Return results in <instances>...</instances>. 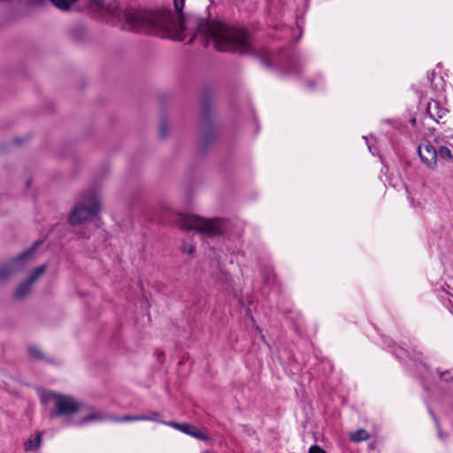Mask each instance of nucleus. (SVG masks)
<instances>
[{"mask_svg": "<svg viewBox=\"0 0 453 453\" xmlns=\"http://www.w3.org/2000/svg\"><path fill=\"white\" fill-rule=\"evenodd\" d=\"M174 9L178 13L175 19L170 7L141 9L127 7L119 14L123 19L122 29L135 33H144L165 37L173 29L181 32L190 31L193 35L188 40L191 43L195 37L201 35L206 43H213L218 51L251 55L266 68L277 65L283 74L296 75L302 72L300 59L293 53L281 50L276 56L266 48L255 49L251 44L250 31L244 27H230L219 21H209L207 19L194 14H185V0H173Z\"/></svg>", "mask_w": 453, "mask_h": 453, "instance_id": "1", "label": "nucleus"}, {"mask_svg": "<svg viewBox=\"0 0 453 453\" xmlns=\"http://www.w3.org/2000/svg\"><path fill=\"white\" fill-rule=\"evenodd\" d=\"M213 92L209 87L203 88L201 97V136L198 142V150L205 153L214 145L219 136V129L212 120Z\"/></svg>", "mask_w": 453, "mask_h": 453, "instance_id": "2", "label": "nucleus"}, {"mask_svg": "<svg viewBox=\"0 0 453 453\" xmlns=\"http://www.w3.org/2000/svg\"><path fill=\"white\" fill-rule=\"evenodd\" d=\"M225 223V219H207L196 215L181 217L175 222L176 226L181 230H196L209 237L223 234Z\"/></svg>", "mask_w": 453, "mask_h": 453, "instance_id": "3", "label": "nucleus"}, {"mask_svg": "<svg viewBox=\"0 0 453 453\" xmlns=\"http://www.w3.org/2000/svg\"><path fill=\"white\" fill-rule=\"evenodd\" d=\"M48 399L54 403V408L49 411L50 418H62L66 424L71 423V418L81 410L82 405L73 396L56 392H50Z\"/></svg>", "mask_w": 453, "mask_h": 453, "instance_id": "4", "label": "nucleus"}, {"mask_svg": "<svg viewBox=\"0 0 453 453\" xmlns=\"http://www.w3.org/2000/svg\"><path fill=\"white\" fill-rule=\"evenodd\" d=\"M81 199L84 202H88V204H78L74 206L68 217V222L72 226H77L96 216L100 211V202L94 191L88 190L82 192Z\"/></svg>", "mask_w": 453, "mask_h": 453, "instance_id": "5", "label": "nucleus"}, {"mask_svg": "<svg viewBox=\"0 0 453 453\" xmlns=\"http://www.w3.org/2000/svg\"><path fill=\"white\" fill-rule=\"evenodd\" d=\"M35 250V245L28 248L18 256L12 257L8 263L0 266V281H5L17 273L22 271L27 261L31 257Z\"/></svg>", "mask_w": 453, "mask_h": 453, "instance_id": "6", "label": "nucleus"}, {"mask_svg": "<svg viewBox=\"0 0 453 453\" xmlns=\"http://www.w3.org/2000/svg\"><path fill=\"white\" fill-rule=\"evenodd\" d=\"M418 153L420 160L428 168L434 169L437 165L438 153L434 145L426 142L418 147Z\"/></svg>", "mask_w": 453, "mask_h": 453, "instance_id": "7", "label": "nucleus"}, {"mask_svg": "<svg viewBox=\"0 0 453 453\" xmlns=\"http://www.w3.org/2000/svg\"><path fill=\"white\" fill-rule=\"evenodd\" d=\"M168 426L174 427L182 433L191 435L201 441H208L210 440V436L208 434L204 433L203 430L198 429L196 426L188 424V423H178V422H169L166 423Z\"/></svg>", "mask_w": 453, "mask_h": 453, "instance_id": "8", "label": "nucleus"}, {"mask_svg": "<svg viewBox=\"0 0 453 453\" xmlns=\"http://www.w3.org/2000/svg\"><path fill=\"white\" fill-rule=\"evenodd\" d=\"M426 113L431 119L440 123V119L448 113V110L441 108L438 102L433 101L432 103L427 104Z\"/></svg>", "mask_w": 453, "mask_h": 453, "instance_id": "9", "label": "nucleus"}, {"mask_svg": "<svg viewBox=\"0 0 453 453\" xmlns=\"http://www.w3.org/2000/svg\"><path fill=\"white\" fill-rule=\"evenodd\" d=\"M87 3L88 8L93 12H106L115 15V7L111 6V4L107 5L105 0H88Z\"/></svg>", "mask_w": 453, "mask_h": 453, "instance_id": "10", "label": "nucleus"}, {"mask_svg": "<svg viewBox=\"0 0 453 453\" xmlns=\"http://www.w3.org/2000/svg\"><path fill=\"white\" fill-rule=\"evenodd\" d=\"M91 412L87 416L83 417L78 425L82 426L91 422H100L107 419V415L102 411L96 410L94 407L90 408Z\"/></svg>", "mask_w": 453, "mask_h": 453, "instance_id": "11", "label": "nucleus"}, {"mask_svg": "<svg viewBox=\"0 0 453 453\" xmlns=\"http://www.w3.org/2000/svg\"><path fill=\"white\" fill-rule=\"evenodd\" d=\"M391 352L398 359H403L404 357H407L410 359L413 360L415 363L420 362V364H422L424 366H426V365L421 362V356H422L421 353H416V354L411 355V353L408 350L404 349L402 347L395 346V345L392 346Z\"/></svg>", "mask_w": 453, "mask_h": 453, "instance_id": "12", "label": "nucleus"}, {"mask_svg": "<svg viewBox=\"0 0 453 453\" xmlns=\"http://www.w3.org/2000/svg\"><path fill=\"white\" fill-rule=\"evenodd\" d=\"M42 445V434L38 433L35 435H31L24 443V450L26 452L35 451L41 448Z\"/></svg>", "mask_w": 453, "mask_h": 453, "instance_id": "13", "label": "nucleus"}, {"mask_svg": "<svg viewBox=\"0 0 453 453\" xmlns=\"http://www.w3.org/2000/svg\"><path fill=\"white\" fill-rule=\"evenodd\" d=\"M27 351H28L29 356L34 359L52 363V361L50 359H49L45 357L42 349L36 345L29 346L27 349Z\"/></svg>", "mask_w": 453, "mask_h": 453, "instance_id": "14", "label": "nucleus"}, {"mask_svg": "<svg viewBox=\"0 0 453 453\" xmlns=\"http://www.w3.org/2000/svg\"><path fill=\"white\" fill-rule=\"evenodd\" d=\"M32 284L33 283L30 282L28 280L20 283L15 290V293H14L15 298L21 299V298L25 297L30 292Z\"/></svg>", "mask_w": 453, "mask_h": 453, "instance_id": "15", "label": "nucleus"}, {"mask_svg": "<svg viewBox=\"0 0 453 453\" xmlns=\"http://www.w3.org/2000/svg\"><path fill=\"white\" fill-rule=\"evenodd\" d=\"M370 439V434L363 428L357 429L349 434V440L353 442H361Z\"/></svg>", "mask_w": 453, "mask_h": 453, "instance_id": "16", "label": "nucleus"}, {"mask_svg": "<svg viewBox=\"0 0 453 453\" xmlns=\"http://www.w3.org/2000/svg\"><path fill=\"white\" fill-rule=\"evenodd\" d=\"M52 4L61 10H68L70 6L78 0H50Z\"/></svg>", "mask_w": 453, "mask_h": 453, "instance_id": "17", "label": "nucleus"}, {"mask_svg": "<svg viewBox=\"0 0 453 453\" xmlns=\"http://www.w3.org/2000/svg\"><path fill=\"white\" fill-rule=\"evenodd\" d=\"M46 271V265H42L38 267H36L30 276L27 278V280L34 283L44 272Z\"/></svg>", "mask_w": 453, "mask_h": 453, "instance_id": "18", "label": "nucleus"}, {"mask_svg": "<svg viewBox=\"0 0 453 453\" xmlns=\"http://www.w3.org/2000/svg\"><path fill=\"white\" fill-rule=\"evenodd\" d=\"M168 130H169V127H168V123H167L166 119H162L159 123V130H158L159 137L161 139H165L168 135Z\"/></svg>", "mask_w": 453, "mask_h": 453, "instance_id": "19", "label": "nucleus"}, {"mask_svg": "<svg viewBox=\"0 0 453 453\" xmlns=\"http://www.w3.org/2000/svg\"><path fill=\"white\" fill-rule=\"evenodd\" d=\"M111 419L115 422L141 421V415H139V416L126 415V416H122V417L111 418Z\"/></svg>", "mask_w": 453, "mask_h": 453, "instance_id": "20", "label": "nucleus"}, {"mask_svg": "<svg viewBox=\"0 0 453 453\" xmlns=\"http://www.w3.org/2000/svg\"><path fill=\"white\" fill-rule=\"evenodd\" d=\"M437 153L438 157L445 160H450L453 157L450 150L446 146H441Z\"/></svg>", "mask_w": 453, "mask_h": 453, "instance_id": "21", "label": "nucleus"}, {"mask_svg": "<svg viewBox=\"0 0 453 453\" xmlns=\"http://www.w3.org/2000/svg\"><path fill=\"white\" fill-rule=\"evenodd\" d=\"M161 414L159 412L152 411L150 415H141V421H157L160 420Z\"/></svg>", "mask_w": 453, "mask_h": 453, "instance_id": "22", "label": "nucleus"}, {"mask_svg": "<svg viewBox=\"0 0 453 453\" xmlns=\"http://www.w3.org/2000/svg\"><path fill=\"white\" fill-rule=\"evenodd\" d=\"M181 251L183 253L191 255L195 252V247L193 245H189V244H187L186 242H183L182 246H181Z\"/></svg>", "mask_w": 453, "mask_h": 453, "instance_id": "23", "label": "nucleus"}, {"mask_svg": "<svg viewBox=\"0 0 453 453\" xmlns=\"http://www.w3.org/2000/svg\"><path fill=\"white\" fill-rule=\"evenodd\" d=\"M437 372L439 373L440 379L444 381L448 382L453 379L452 376H450V373L449 371L441 372V371L437 370Z\"/></svg>", "mask_w": 453, "mask_h": 453, "instance_id": "24", "label": "nucleus"}, {"mask_svg": "<svg viewBox=\"0 0 453 453\" xmlns=\"http://www.w3.org/2000/svg\"><path fill=\"white\" fill-rule=\"evenodd\" d=\"M308 453H326L325 449L319 447L317 444H314L310 447Z\"/></svg>", "mask_w": 453, "mask_h": 453, "instance_id": "25", "label": "nucleus"}, {"mask_svg": "<svg viewBox=\"0 0 453 453\" xmlns=\"http://www.w3.org/2000/svg\"><path fill=\"white\" fill-rule=\"evenodd\" d=\"M428 411H429L431 418L434 421L436 427L440 429V422H439V419H438L436 414L431 408H428Z\"/></svg>", "mask_w": 453, "mask_h": 453, "instance_id": "26", "label": "nucleus"}, {"mask_svg": "<svg viewBox=\"0 0 453 453\" xmlns=\"http://www.w3.org/2000/svg\"><path fill=\"white\" fill-rule=\"evenodd\" d=\"M14 142L16 144H20L22 142V140L20 138H15Z\"/></svg>", "mask_w": 453, "mask_h": 453, "instance_id": "27", "label": "nucleus"}, {"mask_svg": "<svg viewBox=\"0 0 453 453\" xmlns=\"http://www.w3.org/2000/svg\"><path fill=\"white\" fill-rule=\"evenodd\" d=\"M308 85H309V87H310V88H314V86H315L314 81H310L308 82Z\"/></svg>", "mask_w": 453, "mask_h": 453, "instance_id": "28", "label": "nucleus"}, {"mask_svg": "<svg viewBox=\"0 0 453 453\" xmlns=\"http://www.w3.org/2000/svg\"><path fill=\"white\" fill-rule=\"evenodd\" d=\"M437 429H438V434H439V436H440V437H441V436H442L441 428L440 427V429H439V428H437Z\"/></svg>", "mask_w": 453, "mask_h": 453, "instance_id": "29", "label": "nucleus"}, {"mask_svg": "<svg viewBox=\"0 0 453 453\" xmlns=\"http://www.w3.org/2000/svg\"><path fill=\"white\" fill-rule=\"evenodd\" d=\"M411 125H412V126H414V125L416 124V119H412L411 120Z\"/></svg>", "mask_w": 453, "mask_h": 453, "instance_id": "30", "label": "nucleus"}, {"mask_svg": "<svg viewBox=\"0 0 453 453\" xmlns=\"http://www.w3.org/2000/svg\"><path fill=\"white\" fill-rule=\"evenodd\" d=\"M30 184H31V180H28L27 181V187H29V186H30Z\"/></svg>", "mask_w": 453, "mask_h": 453, "instance_id": "31", "label": "nucleus"}, {"mask_svg": "<svg viewBox=\"0 0 453 453\" xmlns=\"http://www.w3.org/2000/svg\"><path fill=\"white\" fill-rule=\"evenodd\" d=\"M161 355L164 356V353L160 352V354H158V357H161Z\"/></svg>", "mask_w": 453, "mask_h": 453, "instance_id": "32", "label": "nucleus"}]
</instances>
